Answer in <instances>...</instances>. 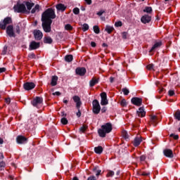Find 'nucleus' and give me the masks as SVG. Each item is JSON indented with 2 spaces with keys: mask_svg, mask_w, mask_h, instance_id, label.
Here are the masks:
<instances>
[{
  "mask_svg": "<svg viewBox=\"0 0 180 180\" xmlns=\"http://www.w3.org/2000/svg\"><path fill=\"white\" fill-rule=\"evenodd\" d=\"M113 130L112 123L107 122L101 126V128L98 129V134L100 137L105 138L106 134L110 133Z\"/></svg>",
  "mask_w": 180,
  "mask_h": 180,
  "instance_id": "obj_1",
  "label": "nucleus"
},
{
  "mask_svg": "<svg viewBox=\"0 0 180 180\" xmlns=\"http://www.w3.org/2000/svg\"><path fill=\"white\" fill-rule=\"evenodd\" d=\"M52 19H56V11L53 8H49L42 13L41 20L53 21Z\"/></svg>",
  "mask_w": 180,
  "mask_h": 180,
  "instance_id": "obj_2",
  "label": "nucleus"
},
{
  "mask_svg": "<svg viewBox=\"0 0 180 180\" xmlns=\"http://www.w3.org/2000/svg\"><path fill=\"white\" fill-rule=\"evenodd\" d=\"M74 102L76 103V108L77 109L78 112L76 113V116L77 117H81V105H82V102L81 101V98L78 96H74L72 97Z\"/></svg>",
  "mask_w": 180,
  "mask_h": 180,
  "instance_id": "obj_3",
  "label": "nucleus"
},
{
  "mask_svg": "<svg viewBox=\"0 0 180 180\" xmlns=\"http://www.w3.org/2000/svg\"><path fill=\"white\" fill-rule=\"evenodd\" d=\"M42 23V29L45 33H50L51 32V23H53V21H47L46 20H41Z\"/></svg>",
  "mask_w": 180,
  "mask_h": 180,
  "instance_id": "obj_4",
  "label": "nucleus"
},
{
  "mask_svg": "<svg viewBox=\"0 0 180 180\" xmlns=\"http://www.w3.org/2000/svg\"><path fill=\"white\" fill-rule=\"evenodd\" d=\"M12 22V18L6 17L4 20L0 22V29H1V30H6V26H8V25H11Z\"/></svg>",
  "mask_w": 180,
  "mask_h": 180,
  "instance_id": "obj_5",
  "label": "nucleus"
},
{
  "mask_svg": "<svg viewBox=\"0 0 180 180\" xmlns=\"http://www.w3.org/2000/svg\"><path fill=\"white\" fill-rule=\"evenodd\" d=\"M92 105L93 113H94V115H99V113H101V105L99 104V101L95 99L93 101Z\"/></svg>",
  "mask_w": 180,
  "mask_h": 180,
  "instance_id": "obj_6",
  "label": "nucleus"
},
{
  "mask_svg": "<svg viewBox=\"0 0 180 180\" xmlns=\"http://www.w3.org/2000/svg\"><path fill=\"white\" fill-rule=\"evenodd\" d=\"M41 103H43L42 97L36 96L33 99V101H31V104L32 105V106H34V108H37V109L40 108L39 105H41Z\"/></svg>",
  "mask_w": 180,
  "mask_h": 180,
  "instance_id": "obj_7",
  "label": "nucleus"
},
{
  "mask_svg": "<svg viewBox=\"0 0 180 180\" xmlns=\"http://www.w3.org/2000/svg\"><path fill=\"white\" fill-rule=\"evenodd\" d=\"M13 9L16 11L18 13H23L26 12V6L23 4H17V5L14 6Z\"/></svg>",
  "mask_w": 180,
  "mask_h": 180,
  "instance_id": "obj_8",
  "label": "nucleus"
},
{
  "mask_svg": "<svg viewBox=\"0 0 180 180\" xmlns=\"http://www.w3.org/2000/svg\"><path fill=\"white\" fill-rule=\"evenodd\" d=\"M101 105L102 106H105L109 103V101H108V94H106V92H102L101 94Z\"/></svg>",
  "mask_w": 180,
  "mask_h": 180,
  "instance_id": "obj_9",
  "label": "nucleus"
},
{
  "mask_svg": "<svg viewBox=\"0 0 180 180\" xmlns=\"http://www.w3.org/2000/svg\"><path fill=\"white\" fill-rule=\"evenodd\" d=\"M131 103L135 106H141V105H143V98L139 97H133L131 99Z\"/></svg>",
  "mask_w": 180,
  "mask_h": 180,
  "instance_id": "obj_10",
  "label": "nucleus"
},
{
  "mask_svg": "<svg viewBox=\"0 0 180 180\" xmlns=\"http://www.w3.org/2000/svg\"><path fill=\"white\" fill-rule=\"evenodd\" d=\"M33 34L35 40L40 41L43 39V32H41L40 30H34Z\"/></svg>",
  "mask_w": 180,
  "mask_h": 180,
  "instance_id": "obj_11",
  "label": "nucleus"
},
{
  "mask_svg": "<svg viewBox=\"0 0 180 180\" xmlns=\"http://www.w3.org/2000/svg\"><path fill=\"white\" fill-rule=\"evenodd\" d=\"M37 49H40V42L32 41L29 46L30 51H32V50H37Z\"/></svg>",
  "mask_w": 180,
  "mask_h": 180,
  "instance_id": "obj_12",
  "label": "nucleus"
},
{
  "mask_svg": "<svg viewBox=\"0 0 180 180\" xmlns=\"http://www.w3.org/2000/svg\"><path fill=\"white\" fill-rule=\"evenodd\" d=\"M6 33L10 37H16V34H15V32L13 31V25H8L6 27Z\"/></svg>",
  "mask_w": 180,
  "mask_h": 180,
  "instance_id": "obj_13",
  "label": "nucleus"
},
{
  "mask_svg": "<svg viewBox=\"0 0 180 180\" xmlns=\"http://www.w3.org/2000/svg\"><path fill=\"white\" fill-rule=\"evenodd\" d=\"M16 143L17 144H26L27 143V138L22 135L18 136L16 137Z\"/></svg>",
  "mask_w": 180,
  "mask_h": 180,
  "instance_id": "obj_14",
  "label": "nucleus"
},
{
  "mask_svg": "<svg viewBox=\"0 0 180 180\" xmlns=\"http://www.w3.org/2000/svg\"><path fill=\"white\" fill-rule=\"evenodd\" d=\"M36 86V84L33 82H25L23 84V88L25 89V91H32V89H34V88Z\"/></svg>",
  "mask_w": 180,
  "mask_h": 180,
  "instance_id": "obj_15",
  "label": "nucleus"
},
{
  "mask_svg": "<svg viewBox=\"0 0 180 180\" xmlns=\"http://www.w3.org/2000/svg\"><path fill=\"white\" fill-rule=\"evenodd\" d=\"M75 73L77 75H79V77H84L86 74V69L85 68H77Z\"/></svg>",
  "mask_w": 180,
  "mask_h": 180,
  "instance_id": "obj_16",
  "label": "nucleus"
},
{
  "mask_svg": "<svg viewBox=\"0 0 180 180\" xmlns=\"http://www.w3.org/2000/svg\"><path fill=\"white\" fill-rule=\"evenodd\" d=\"M163 154L167 158H174V152L171 149L166 148L163 150Z\"/></svg>",
  "mask_w": 180,
  "mask_h": 180,
  "instance_id": "obj_17",
  "label": "nucleus"
},
{
  "mask_svg": "<svg viewBox=\"0 0 180 180\" xmlns=\"http://www.w3.org/2000/svg\"><path fill=\"white\" fill-rule=\"evenodd\" d=\"M141 22L146 25V23H150L151 22V16L148 15H144L141 18Z\"/></svg>",
  "mask_w": 180,
  "mask_h": 180,
  "instance_id": "obj_18",
  "label": "nucleus"
},
{
  "mask_svg": "<svg viewBox=\"0 0 180 180\" xmlns=\"http://www.w3.org/2000/svg\"><path fill=\"white\" fill-rule=\"evenodd\" d=\"M141 141H143V139L141 136H138L135 137L134 140V147H139L140 144H141Z\"/></svg>",
  "mask_w": 180,
  "mask_h": 180,
  "instance_id": "obj_19",
  "label": "nucleus"
},
{
  "mask_svg": "<svg viewBox=\"0 0 180 180\" xmlns=\"http://www.w3.org/2000/svg\"><path fill=\"white\" fill-rule=\"evenodd\" d=\"M136 114L139 117H144L146 116V112L144 111V107H140L139 110L136 111Z\"/></svg>",
  "mask_w": 180,
  "mask_h": 180,
  "instance_id": "obj_20",
  "label": "nucleus"
},
{
  "mask_svg": "<svg viewBox=\"0 0 180 180\" xmlns=\"http://www.w3.org/2000/svg\"><path fill=\"white\" fill-rule=\"evenodd\" d=\"M162 46V41H160L158 42H155V44L152 46V48L149 51L150 53H152V51H154L155 49H158V47H161Z\"/></svg>",
  "mask_w": 180,
  "mask_h": 180,
  "instance_id": "obj_21",
  "label": "nucleus"
},
{
  "mask_svg": "<svg viewBox=\"0 0 180 180\" xmlns=\"http://www.w3.org/2000/svg\"><path fill=\"white\" fill-rule=\"evenodd\" d=\"M56 8L57 11H60V12H64L67 9V6L63 4H58Z\"/></svg>",
  "mask_w": 180,
  "mask_h": 180,
  "instance_id": "obj_22",
  "label": "nucleus"
},
{
  "mask_svg": "<svg viewBox=\"0 0 180 180\" xmlns=\"http://www.w3.org/2000/svg\"><path fill=\"white\" fill-rule=\"evenodd\" d=\"M158 117L157 115H151L150 116V123L153 124V126H157L158 122Z\"/></svg>",
  "mask_w": 180,
  "mask_h": 180,
  "instance_id": "obj_23",
  "label": "nucleus"
},
{
  "mask_svg": "<svg viewBox=\"0 0 180 180\" xmlns=\"http://www.w3.org/2000/svg\"><path fill=\"white\" fill-rule=\"evenodd\" d=\"M96 84H99V79H96L95 77H93L89 82V86L92 88L93 86H95Z\"/></svg>",
  "mask_w": 180,
  "mask_h": 180,
  "instance_id": "obj_24",
  "label": "nucleus"
},
{
  "mask_svg": "<svg viewBox=\"0 0 180 180\" xmlns=\"http://www.w3.org/2000/svg\"><path fill=\"white\" fill-rule=\"evenodd\" d=\"M92 172L94 174H96V176H98V175H101L102 170L99 169V167L96 166L92 169Z\"/></svg>",
  "mask_w": 180,
  "mask_h": 180,
  "instance_id": "obj_25",
  "label": "nucleus"
},
{
  "mask_svg": "<svg viewBox=\"0 0 180 180\" xmlns=\"http://www.w3.org/2000/svg\"><path fill=\"white\" fill-rule=\"evenodd\" d=\"M44 43L45 44H51L53 43V39L51 38V37H44Z\"/></svg>",
  "mask_w": 180,
  "mask_h": 180,
  "instance_id": "obj_26",
  "label": "nucleus"
},
{
  "mask_svg": "<svg viewBox=\"0 0 180 180\" xmlns=\"http://www.w3.org/2000/svg\"><path fill=\"white\" fill-rule=\"evenodd\" d=\"M57 81H58V77L53 76L51 82V86H56L57 85Z\"/></svg>",
  "mask_w": 180,
  "mask_h": 180,
  "instance_id": "obj_27",
  "label": "nucleus"
},
{
  "mask_svg": "<svg viewBox=\"0 0 180 180\" xmlns=\"http://www.w3.org/2000/svg\"><path fill=\"white\" fill-rule=\"evenodd\" d=\"M94 153H96V154H101V153H103V148H102V146L95 147Z\"/></svg>",
  "mask_w": 180,
  "mask_h": 180,
  "instance_id": "obj_28",
  "label": "nucleus"
},
{
  "mask_svg": "<svg viewBox=\"0 0 180 180\" xmlns=\"http://www.w3.org/2000/svg\"><path fill=\"white\" fill-rule=\"evenodd\" d=\"M25 5L27 6V9L28 11H31L32 8H33V6H34V3H32L30 1H26Z\"/></svg>",
  "mask_w": 180,
  "mask_h": 180,
  "instance_id": "obj_29",
  "label": "nucleus"
},
{
  "mask_svg": "<svg viewBox=\"0 0 180 180\" xmlns=\"http://www.w3.org/2000/svg\"><path fill=\"white\" fill-rule=\"evenodd\" d=\"M105 30L108 33V34H110V33L115 30V28L110 25H106Z\"/></svg>",
  "mask_w": 180,
  "mask_h": 180,
  "instance_id": "obj_30",
  "label": "nucleus"
},
{
  "mask_svg": "<svg viewBox=\"0 0 180 180\" xmlns=\"http://www.w3.org/2000/svg\"><path fill=\"white\" fill-rule=\"evenodd\" d=\"M72 60H74V56H72V55H67L65 57V60L67 63H71V61H72Z\"/></svg>",
  "mask_w": 180,
  "mask_h": 180,
  "instance_id": "obj_31",
  "label": "nucleus"
},
{
  "mask_svg": "<svg viewBox=\"0 0 180 180\" xmlns=\"http://www.w3.org/2000/svg\"><path fill=\"white\" fill-rule=\"evenodd\" d=\"M93 30H94V33H96V34H99V33H101V29L99 28V26H98V25H94L93 27Z\"/></svg>",
  "mask_w": 180,
  "mask_h": 180,
  "instance_id": "obj_32",
  "label": "nucleus"
},
{
  "mask_svg": "<svg viewBox=\"0 0 180 180\" xmlns=\"http://www.w3.org/2000/svg\"><path fill=\"white\" fill-rule=\"evenodd\" d=\"M39 8L40 6L39 4H36L35 6L32 9L31 13H36V12H39Z\"/></svg>",
  "mask_w": 180,
  "mask_h": 180,
  "instance_id": "obj_33",
  "label": "nucleus"
},
{
  "mask_svg": "<svg viewBox=\"0 0 180 180\" xmlns=\"http://www.w3.org/2000/svg\"><path fill=\"white\" fill-rule=\"evenodd\" d=\"M143 12H145L146 13H153V8H151L150 6H146L143 9Z\"/></svg>",
  "mask_w": 180,
  "mask_h": 180,
  "instance_id": "obj_34",
  "label": "nucleus"
},
{
  "mask_svg": "<svg viewBox=\"0 0 180 180\" xmlns=\"http://www.w3.org/2000/svg\"><path fill=\"white\" fill-rule=\"evenodd\" d=\"M82 30L84 31V32H86L88 30H89V25L86 23H84L83 25H82Z\"/></svg>",
  "mask_w": 180,
  "mask_h": 180,
  "instance_id": "obj_35",
  "label": "nucleus"
},
{
  "mask_svg": "<svg viewBox=\"0 0 180 180\" xmlns=\"http://www.w3.org/2000/svg\"><path fill=\"white\" fill-rule=\"evenodd\" d=\"M120 105L123 108H126V106H127V101H126V99L123 98L122 100H121Z\"/></svg>",
  "mask_w": 180,
  "mask_h": 180,
  "instance_id": "obj_36",
  "label": "nucleus"
},
{
  "mask_svg": "<svg viewBox=\"0 0 180 180\" xmlns=\"http://www.w3.org/2000/svg\"><path fill=\"white\" fill-rule=\"evenodd\" d=\"M6 53H8V46H4L1 52V56H6Z\"/></svg>",
  "mask_w": 180,
  "mask_h": 180,
  "instance_id": "obj_37",
  "label": "nucleus"
},
{
  "mask_svg": "<svg viewBox=\"0 0 180 180\" xmlns=\"http://www.w3.org/2000/svg\"><path fill=\"white\" fill-rule=\"evenodd\" d=\"M74 29L70 24H67L65 25V30L71 31Z\"/></svg>",
  "mask_w": 180,
  "mask_h": 180,
  "instance_id": "obj_38",
  "label": "nucleus"
},
{
  "mask_svg": "<svg viewBox=\"0 0 180 180\" xmlns=\"http://www.w3.org/2000/svg\"><path fill=\"white\" fill-rule=\"evenodd\" d=\"M86 129H88L87 126L83 125L79 128L80 133H85L86 131Z\"/></svg>",
  "mask_w": 180,
  "mask_h": 180,
  "instance_id": "obj_39",
  "label": "nucleus"
},
{
  "mask_svg": "<svg viewBox=\"0 0 180 180\" xmlns=\"http://www.w3.org/2000/svg\"><path fill=\"white\" fill-rule=\"evenodd\" d=\"M60 122L62 123V124H68V120H67V118H65V117L61 118L60 120Z\"/></svg>",
  "mask_w": 180,
  "mask_h": 180,
  "instance_id": "obj_40",
  "label": "nucleus"
},
{
  "mask_svg": "<svg viewBox=\"0 0 180 180\" xmlns=\"http://www.w3.org/2000/svg\"><path fill=\"white\" fill-rule=\"evenodd\" d=\"M122 92H123L124 95H125V96H127V95H129V94H130V91H129V89L127 88L122 89Z\"/></svg>",
  "mask_w": 180,
  "mask_h": 180,
  "instance_id": "obj_41",
  "label": "nucleus"
},
{
  "mask_svg": "<svg viewBox=\"0 0 180 180\" xmlns=\"http://www.w3.org/2000/svg\"><path fill=\"white\" fill-rule=\"evenodd\" d=\"M28 58L30 60L36 59V54H34V53H30L28 54Z\"/></svg>",
  "mask_w": 180,
  "mask_h": 180,
  "instance_id": "obj_42",
  "label": "nucleus"
},
{
  "mask_svg": "<svg viewBox=\"0 0 180 180\" xmlns=\"http://www.w3.org/2000/svg\"><path fill=\"white\" fill-rule=\"evenodd\" d=\"M122 137H124V139H125V140L129 139V134H127V131H122Z\"/></svg>",
  "mask_w": 180,
  "mask_h": 180,
  "instance_id": "obj_43",
  "label": "nucleus"
},
{
  "mask_svg": "<svg viewBox=\"0 0 180 180\" xmlns=\"http://www.w3.org/2000/svg\"><path fill=\"white\" fill-rule=\"evenodd\" d=\"M174 117L177 120H180V111L178 110L176 112L175 115H174Z\"/></svg>",
  "mask_w": 180,
  "mask_h": 180,
  "instance_id": "obj_44",
  "label": "nucleus"
},
{
  "mask_svg": "<svg viewBox=\"0 0 180 180\" xmlns=\"http://www.w3.org/2000/svg\"><path fill=\"white\" fill-rule=\"evenodd\" d=\"M15 33H17L18 34H20V27L19 25H16L15 28Z\"/></svg>",
  "mask_w": 180,
  "mask_h": 180,
  "instance_id": "obj_45",
  "label": "nucleus"
},
{
  "mask_svg": "<svg viewBox=\"0 0 180 180\" xmlns=\"http://www.w3.org/2000/svg\"><path fill=\"white\" fill-rule=\"evenodd\" d=\"M73 13H75V15H79V8H75L73 9Z\"/></svg>",
  "mask_w": 180,
  "mask_h": 180,
  "instance_id": "obj_46",
  "label": "nucleus"
},
{
  "mask_svg": "<svg viewBox=\"0 0 180 180\" xmlns=\"http://www.w3.org/2000/svg\"><path fill=\"white\" fill-rule=\"evenodd\" d=\"M122 25V21H117L115 23V27H121Z\"/></svg>",
  "mask_w": 180,
  "mask_h": 180,
  "instance_id": "obj_47",
  "label": "nucleus"
},
{
  "mask_svg": "<svg viewBox=\"0 0 180 180\" xmlns=\"http://www.w3.org/2000/svg\"><path fill=\"white\" fill-rule=\"evenodd\" d=\"M169 136L174 138V140H178L179 139V136L174 134H171Z\"/></svg>",
  "mask_w": 180,
  "mask_h": 180,
  "instance_id": "obj_48",
  "label": "nucleus"
},
{
  "mask_svg": "<svg viewBox=\"0 0 180 180\" xmlns=\"http://www.w3.org/2000/svg\"><path fill=\"white\" fill-rule=\"evenodd\" d=\"M113 175H115V172L110 170L108 171V174H107V176H113Z\"/></svg>",
  "mask_w": 180,
  "mask_h": 180,
  "instance_id": "obj_49",
  "label": "nucleus"
},
{
  "mask_svg": "<svg viewBox=\"0 0 180 180\" xmlns=\"http://www.w3.org/2000/svg\"><path fill=\"white\" fill-rule=\"evenodd\" d=\"M169 94V96H174V95H175V91L174 90H169L168 91Z\"/></svg>",
  "mask_w": 180,
  "mask_h": 180,
  "instance_id": "obj_50",
  "label": "nucleus"
},
{
  "mask_svg": "<svg viewBox=\"0 0 180 180\" xmlns=\"http://www.w3.org/2000/svg\"><path fill=\"white\" fill-rule=\"evenodd\" d=\"M139 158H140V161H141V162H143V161H146V155H142L140 156Z\"/></svg>",
  "mask_w": 180,
  "mask_h": 180,
  "instance_id": "obj_51",
  "label": "nucleus"
},
{
  "mask_svg": "<svg viewBox=\"0 0 180 180\" xmlns=\"http://www.w3.org/2000/svg\"><path fill=\"white\" fill-rule=\"evenodd\" d=\"M103 13H105V11L103 10H101L100 11H98L96 15H98V16H102L103 15Z\"/></svg>",
  "mask_w": 180,
  "mask_h": 180,
  "instance_id": "obj_52",
  "label": "nucleus"
},
{
  "mask_svg": "<svg viewBox=\"0 0 180 180\" xmlns=\"http://www.w3.org/2000/svg\"><path fill=\"white\" fill-rule=\"evenodd\" d=\"M87 180H98V179H96L95 176H90L88 177Z\"/></svg>",
  "mask_w": 180,
  "mask_h": 180,
  "instance_id": "obj_53",
  "label": "nucleus"
},
{
  "mask_svg": "<svg viewBox=\"0 0 180 180\" xmlns=\"http://www.w3.org/2000/svg\"><path fill=\"white\" fill-rule=\"evenodd\" d=\"M122 39H124V40H126V39H127V32H122Z\"/></svg>",
  "mask_w": 180,
  "mask_h": 180,
  "instance_id": "obj_54",
  "label": "nucleus"
},
{
  "mask_svg": "<svg viewBox=\"0 0 180 180\" xmlns=\"http://www.w3.org/2000/svg\"><path fill=\"white\" fill-rule=\"evenodd\" d=\"M148 70H153L154 69V65L150 64L147 65Z\"/></svg>",
  "mask_w": 180,
  "mask_h": 180,
  "instance_id": "obj_55",
  "label": "nucleus"
},
{
  "mask_svg": "<svg viewBox=\"0 0 180 180\" xmlns=\"http://www.w3.org/2000/svg\"><path fill=\"white\" fill-rule=\"evenodd\" d=\"M6 165L4 162H0V168H5Z\"/></svg>",
  "mask_w": 180,
  "mask_h": 180,
  "instance_id": "obj_56",
  "label": "nucleus"
},
{
  "mask_svg": "<svg viewBox=\"0 0 180 180\" xmlns=\"http://www.w3.org/2000/svg\"><path fill=\"white\" fill-rule=\"evenodd\" d=\"M52 95H56V96H60V95H61V93L60 91H56L55 93H53Z\"/></svg>",
  "mask_w": 180,
  "mask_h": 180,
  "instance_id": "obj_57",
  "label": "nucleus"
},
{
  "mask_svg": "<svg viewBox=\"0 0 180 180\" xmlns=\"http://www.w3.org/2000/svg\"><path fill=\"white\" fill-rule=\"evenodd\" d=\"M106 110H108V108L106 107H103L101 109V112L102 113H105Z\"/></svg>",
  "mask_w": 180,
  "mask_h": 180,
  "instance_id": "obj_58",
  "label": "nucleus"
},
{
  "mask_svg": "<svg viewBox=\"0 0 180 180\" xmlns=\"http://www.w3.org/2000/svg\"><path fill=\"white\" fill-rule=\"evenodd\" d=\"M148 175H150V172H143L142 173V176H148Z\"/></svg>",
  "mask_w": 180,
  "mask_h": 180,
  "instance_id": "obj_59",
  "label": "nucleus"
},
{
  "mask_svg": "<svg viewBox=\"0 0 180 180\" xmlns=\"http://www.w3.org/2000/svg\"><path fill=\"white\" fill-rule=\"evenodd\" d=\"M5 71H6V68H0V74H2V72H5Z\"/></svg>",
  "mask_w": 180,
  "mask_h": 180,
  "instance_id": "obj_60",
  "label": "nucleus"
},
{
  "mask_svg": "<svg viewBox=\"0 0 180 180\" xmlns=\"http://www.w3.org/2000/svg\"><path fill=\"white\" fill-rule=\"evenodd\" d=\"M5 102L6 103H7L8 105H9V103H11V98H8L5 99Z\"/></svg>",
  "mask_w": 180,
  "mask_h": 180,
  "instance_id": "obj_61",
  "label": "nucleus"
},
{
  "mask_svg": "<svg viewBox=\"0 0 180 180\" xmlns=\"http://www.w3.org/2000/svg\"><path fill=\"white\" fill-rule=\"evenodd\" d=\"M87 5H91L92 4V0H84Z\"/></svg>",
  "mask_w": 180,
  "mask_h": 180,
  "instance_id": "obj_62",
  "label": "nucleus"
},
{
  "mask_svg": "<svg viewBox=\"0 0 180 180\" xmlns=\"http://www.w3.org/2000/svg\"><path fill=\"white\" fill-rule=\"evenodd\" d=\"M91 47H96V43H95L94 41H91Z\"/></svg>",
  "mask_w": 180,
  "mask_h": 180,
  "instance_id": "obj_63",
  "label": "nucleus"
},
{
  "mask_svg": "<svg viewBox=\"0 0 180 180\" xmlns=\"http://www.w3.org/2000/svg\"><path fill=\"white\" fill-rule=\"evenodd\" d=\"M61 116H62L63 117H67V114H65V112L64 111H62V112H61Z\"/></svg>",
  "mask_w": 180,
  "mask_h": 180,
  "instance_id": "obj_64",
  "label": "nucleus"
}]
</instances>
